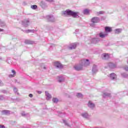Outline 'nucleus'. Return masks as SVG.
Wrapping results in <instances>:
<instances>
[{"label":"nucleus","instance_id":"nucleus-3","mask_svg":"<svg viewBox=\"0 0 128 128\" xmlns=\"http://www.w3.org/2000/svg\"><path fill=\"white\" fill-rule=\"evenodd\" d=\"M74 68L76 70H82V64L80 62V64H76L74 66Z\"/></svg>","mask_w":128,"mask_h":128},{"label":"nucleus","instance_id":"nucleus-43","mask_svg":"<svg viewBox=\"0 0 128 128\" xmlns=\"http://www.w3.org/2000/svg\"><path fill=\"white\" fill-rule=\"evenodd\" d=\"M29 96L30 98H32V94H30Z\"/></svg>","mask_w":128,"mask_h":128},{"label":"nucleus","instance_id":"nucleus-8","mask_svg":"<svg viewBox=\"0 0 128 128\" xmlns=\"http://www.w3.org/2000/svg\"><path fill=\"white\" fill-rule=\"evenodd\" d=\"M102 58L103 60H108L110 58V54H103L102 55Z\"/></svg>","mask_w":128,"mask_h":128},{"label":"nucleus","instance_id":"nucleus-46","mask_svg":"<svg viewBox=\"0 0 128 128\" xmlns=\"http://www.w3.org/2000/svg\"><path fill=\"white\" fill-rule=\"evenodd\" d=\"M44 68L46 69V67H44Z\"/></svg>","mask_w":128,"mask_h":128},{"label":"nucleus","instance_id":"nucleus-12","mask_svg":"<svg viewBox=\"0 0 128 128\" xmlns=\"http://www.w3.org/2000/svg\"><path fill=\"white\" fill-rule=\"evenodd\" d=\"M64 76H58V80L59 82H64Z\"/></svg>","mask_w":128,"mask_h":128},{"label":"nucleus","instance_id":"nucleus-4","mask_svg":"<svg viewBox=\"0 0 128 128\" xmlns=\"http://www.w3.org/2000/svg\"><path fill=\"white\" fill-rule=\"evenodd\" d=\"M46 18L48 20V22H52L56 20L54 19V16H46Z\"/></svg>","mask_w":128,"mask_h":128},{"label":"nucleus","instance_id":"nucleus-5","mask_svg":"<svg viewBox=\"0 0 128 128\" xmlns=\"http://www.w3.org/2000/svg\"><path fill=\"white\" fill-rule=\"evenodd\" d=\"M91 22L94 24H98V22H100V18L98 17H94L92 18Z\"/></svg>","mask_w":128,"mask_h":128},{"label":"nucleus","instance_id":"nucleus-14","mask_svg":"<svg viewBox=\"0 0 128 128\" xmlns=\"http://www.w3.org/2000/svg\"><path fill=\"white\" fill-rule=\"evenodd\" d=\"M76 43H73L71 44V46L68 47L69 50H74L76 48Z\"/></svg>","mask_w":128,"mask_h":128},{"label":"nucleus","instance_id":"nucleus-22","mask_svg":"<svg viewBox=\"0 0 128 128\" xmlns=\"http://www.w3.org/2000/svg\"><path fill=\"white\" fill-rule=\"evenodd\" d=\"M108 36V33H106V34H102V33H100V38H106V36Z\"/></svg>","mask_w":128,"mask_h":128},{"label":"nucleus","instance_id":"nucleus-13","mask_svg":"<svg viewBox=\"0 0 128 128\" xmlns=\"http://www.w3.org/2000/svg\"><path fill=\"white\" fill-rule=\"evenodd\" d=\"M88 106L90 108H94V104L92 102V101H89L88 103Z\"/></svg>","mask_w":128,"mask_h":128},{"label":"nucleus","instance_id":"nucleus-37","mask_svg":"<svg viewBox=\"0 0 128 128\" xmlns=\"http://www.w3.org/2000/svg\"><path fill=\"white\" fill-rule=\"evenodd\" d=\"M4 98L2 96H0V100H4Z\"/></svg>","mask_w":128,"mask_h":128},{"label":"nucleus","instance_id":"nucleus-32","mask_svg":"<svg viewBox=\"0 0 128 128\" xmlns=\"http://www.w3.org/2000/svg\"><path fill=\"white\" fill-rule=\"evenodd\" d=\"M0 26H6V24H4V22L0 20Z\"/></svg>","mask_w":128,"mask_h":128},{"label":"nucleus","instance_id":"nucleus-29","mask_svg":"<svg viewBox=\"0 0 128 128\" xmlns=\"http://www.w3.org/2000/svg\"><path fill=\"white\" fill-rule=\"evenodd\" d=\"M52 102L54 104H56L58 102V98H53Z\"/></svg>","mask_w":128,"mask_h":128},{"label":"nucleus","instance_id":"nucleus-31","mask_svg":"<svg viewBox=\"0 0 128 128\" xmlns=\"http://www.w3.org/2000/svg\"><path fill=\"white\" fill-rule=\"evenodd\" d=\"M31 8H32V10H36V8H38V6L32 5L31 6Z\"/></svg>","mask_w":128,"mask_h":128},{"label":"nucleus","instance_id":"nucleus-24","mask_svg":"<svg viewBox=\"0 0 128 128\" xmlns=\"http://www.w3.org/2000/svg\"><path fill=\"white\" fill-rule=\"evenodd\" d=\"M24 32H26V34H28V32H34V30H25Z\"/></svg>","mask_w":128,"mask_h":128},{"label":"nucleus","instance_id":"nucleus-1","mask_svg":"<svg viewBox=\"0 0 128 128\" xmlns=\"http://www.w3.org/2000/svg\"><path fill=\"white\" fill-rule=\"evenodd\" d=\"M78 12H74L70 10H66L64 12V14H68V16H71L73 18H78Z\"/></svg>","mask_w":128,"mask_h":128},{"label":"nucleus","instance_id":"nucleus-30","mask_svg":"<svg viewBox=\"0 0 128 128\" xmlns=\"http://www.w3.org/2000/svg\"><path fill=\"white\" fill-rule=\"evenodd\" d=\"M122 76L123 78H128V74L126 73H122Z\"/></svg>","mask_w":128,"mask_h":128},{"label":"nucleus","instance_id":"nucleus-38","mask_svg":"<svg viewBox=\"0 0 128 128\" xmlns=\"http://www.w3.org/2000/svg\"><path fill=\"white\" fill-rule=\"evenodd\" d=\"M46 2H54V0H46Z\"/></svg>","mask_w":128,"mask_h":128},{"label":"nucleus","instance_id":"nucleus-11","mask_svg":"<svg viewBox=\"0 0 128 128\" xmlns=\"http://www.w3.org/2000/svg\"><path fill=\"white\" fill-rule=\"evenodd\" d=\"M110 78L111 80H116V75L114 73H112L110 74Z\"/></svg>","mask_w":128,"mask_h":128},{"label":"nucleus","instance_id":"nucleus-16","mask_svg":"<svg viewBox=\"0 0 128 128\" xmlns=\"http://www.w3.org/2000/svg\"><path fill=\"white\" fill-rule=\"evenodd\" d=\"M45 94H46V100H50V98H52V96L48 92H46Z\"/></svg>","mask_w":128,"mask_h":128},{"label":"nucleus","instance_id":"nucleus-7","mask_svg":"<svg viewBox=\"0 0 128 128\" xmlns=\"http://www.w3.org/2000/svg\"><path fill=\"white\" fill-rule=\"evenodd\" d=\"M28 24H30V20H25L22 22V24L24 26H28Z\"/></svg>","mask_w":128,"mask_h":128},{"label":"nucleus","instance_id":"nucleus-40","mask_svg":"<svg viewBox=\"0 0 128 128\" xmlns=\"http://www.w3.org/2000/svg\"><path fill=\"white\" fill-rule=\"evenodd\" d=\"M0 128H6V127L4 125H0Z\"/></svg>","mask_w":128,"mask_h":128},{"label":"nucleus","instance_id":"nucleus-44","mask_svg":"<svg viewBox=\"0 0 128 128\" xmlns=\"http://www.w3.org/2000/svg\"><path fill=\"white\" fill-rule=\"evenodd\" d=\"M38 94H42L41 91H38Z\"/></svg>","mask_w":128,"mask_h":128},{"label":"nucleus","instance_id":"nucleus-45","mask_svg":"<svg viewBox=\"0 0 128 128\" xmlns=\"http://www.w3.org/2000/svg\"><path fill=\"white\" fill-rule=\"evenodd\" d=\"M0 32H4V30L0 28Z\"/></svg>","mask_w":128,"mask_h":128},{"label":"nucleus","instance_id":"nucleus-10","mask_svg":"<svg viewBox=\"0 0 128 128\" xmlns=\"http://www.w3.org/2000/svg\"><path fill=\"white\" fill-rule=\"evenodd\" d=\"M108 66L110 68H116V64H114L112 62L108 63Z\"/></svg>","mask_w":128,"mask_h":128},{"label":"nucleus","instance_id":"nucleus-9","mask_svg":"<svg viewBox=\"0 0 128 128\" xmlns=\"http://www.w3.org/2000/svg\"><path fill=\"white\" fill-rule=\"evenodd\" d=\"M98 72V68L96 65H94L92 68V74H96Z\"/></svg>","mask_w":128,"mask_h":128},{"label":"nucleus","instance_id":"nucleus-26","mask_svg":"<svg viewBox=\"0 0 128 128\" xmlns=\"http://www.w3.org/2000/svg\"><path fill=\"white\" fill-rule=\"evenodd\" d=\"M98 42V39L96 38H94L92 39V44H97Z\"/></svg>","mask_w":128,"mask_h":128},{"label":"nucleus","instance_id":"nucleus-42","mask_svg":"<svg viewBox=\"0 0 128 128\" xmlns=\"http://www.w3.org/2000/svg\"><path fill=\"white\" fill-rule=\"evenodd\" d=\"M22 116H26V114H24V113H22Z\"/></svg>","mask_w":128,"mask_h":128},{"label":"nucleus","instance_id":"nucleus-6","mask_svg":"<svg viewBox=\"0 0 128 128\" xmlns=\"http://www.w3.org/2000/svg\"><path fill=\"white\" fill-rule=\"evenodd\" d=\"M54 64L55 66H56V68H64V66L58 62H54Z\"/></svg>","mask_w":128,"mask_h":128},{"label":"nucleus","instance_id":"nucleus-39","mask_svg":"<svg viewBox=\"0 0 128 128\" xmlns=\"http://www.w3.org/2000/svg\"><path fill=\"white\" fill-rule=\"evenodd\" d=\"M124 70H126V72H128V66L125 67Z\"/></svg>","mask_w":128,"mask_h":128},{"label":"nucleus","instance_id":"nucleus-19","mask_svg":"<svg viewBox=\"0 0 128 128\" xmlns=\"http://www.w3.org/2000/svg\"><path fill=\"white\" fill-rule=\"evenodd\" d=\"M106 32H112V28L110 27H105Z\"/></svg>","mask_w":128,"mask_h":128},{"label":"nucleus","instance_id":"nucleus-20","mask_svg":"<svg viewBox=\"0 0 128 128\" xmlns=\"http://www.w3.org/2000/svg\"><path fill=\"white\" fill-rule=\"evenodd\" d=\"M12 74H10L8 76L10 78H14V76H16V74L15 70H12Z\"/></svg>","mask_w":128,"mask_h":128},{"label":"nucleus","instance_id":"nucleus-17","mask_svg":"<svg viewBox=\"0 0 128 128\" xmlns=\"http://www.w3.org/2000/svg\"><path fill=\"white\" fill-rule=\"evenodd\" d=\"M40 6H42V8H46L48 6H46V4L44 2H41L40 3Z\"/></svg>","mask_w":128,"mask_h":128},{"label":"nucleus","instance_id":"nucleus-41","mask_svg":"<svg viewBox=\"0 0 128 128\" xmlns=\"http://www.w3.org/2000/svg\"><path fill=\"white\" fill-rule=\"evenodd\" d=\"M2 92L3 94H6V90H2Z\"/></svg>","mask_w":128,"mask_h":128},{"label":"nucleus","instance_id":"nucleus-15","mask_svg":"<svg viewBox=\"0 0 128 128\" xmlns=\"http://www.w3.org/2000/svg\"><path fill=\"white\" fill-rule=\"evenodd\" d=\"M2 114H6V116H8L10 114V111L8 110H4L2 111Z\"/></svg>","mask_w":128,"mask_h":128},{"label":"nucleus","instance_id":"nucleus-27","mask_svg":"<svg viewBox=\"0 0 128 128\" xmlns=\"http://www.w3.org/2000/svg\"><path fill=\"white\" fill-rule=\"evenodd\" d=\"M108 96H110V94H108V93H104L103 94V97L104 98H106Z\"/></svg>","mask_w":128,"mask_h":128},{"label":"nucleus","instance_id":"nucleus-36","mask_svg":"<svg viewBox=\"0 0 128 128\" xmlns=\"http://www.w3.org/2000/svg\"><path fill=\"white\" fill-rule=\"evenodd\" d=\"M4 86V83L0 80V86Z\"/></svg>","mask_w":128,"mask_h":128},{"label":"nucleus","instance_id":"nucleus-33","mask_svg":"<svg viewBox=\"0 0 128 128\" xmlns=\"http://www.w3.org/2000/svg\"><path fill=\"white\" fill-rule=\"evenodd\" d=\"M98 14H104V11H100L98 12Z\"/></svg>","mask_w":128,"mask_h":128},{"label":"nucleus","instance_id":"nucleus-2","mask_svg":"<svg viewBox=\"0 0 128 128\" xmlns=\"http://www.w3.org/2000/svg\"><path fill=\"white\" fill-rule=\"evenodd\" d=\"M80 64H82V66H90V60L83 59L80 60Z\"/></svg>","mask_w":128,"mask_h":128},{"label":"nucleus","instance_id":"nucleus-28","mask_svg":"<svg viewBox=\"0 0 128 128\" xmlns=\"http://www.w3.org/2000/svg\"><path fill=\"white\" fill-rule=\"evenodd\" d=\"M76 96H77V98H82L83 96L80 93H77Z\"/></svg>","mask_w":128,"mask_h":128},{"label":"nucleus","instance_id":"nucleus-23","mask_svg":"<svg viewBox=\"0 0 128 128\" xmlns=\"http://www.w3.org/2000/svg\"><path fill=\"white\" fill-rule=\"evenodd\" d=\"M83 14H90V10L88 9L84 10L83 11Z\"/></svg>","mask_w":128,"mask_h":128},{"label":"nucleus","instance_id":"nucleus-34","mask_svg":"<svg viewBox=\"0 0 128 128\" xmlns=\"http://www.w3.org/2000/svg\"><path fill=\"white\" fill-rule=\"evenodd\" d=\"M63 122L66 126H68V122H66V120H63Z\"/></svg>","mask_w":128,"mask_h":128},{"label":"nucleus","instance_id":"nucleus-35","mask_svg":"<svg viewBox=\"0 0 128 128\" xmlns=\"http://www.w3.org/2000/svg\"><path fill=\"white\" fill-rule=\"evenodd\" d=\"M14 92H18V88H14Z\"/></svg>","mask_w":128,"mask_h":128},{"label":"nucleus","instance_id":"nucleus-21","mask_svg":"<svg viewBox=\"0 0 128 128\" xmlns=\"http://www.w3.org/2000/svg\"><path fill=\"white\" fill-rule=\"evenodd\" d=\"M122 29L118 28V29L115 30L114 32H115V34H120V32H122Z\"/></svg>","mask_w":128,"mask_h":128},{"label":"nucleus","instance_id":"nucleus-18","mask_svg":"<svg viewBox=\"0 0 128 128\" xmlns=\"http://www.w3.org/2000/svg\"><path fill=\"white\" fill-rule=\"evenodd\" d=\"M81 116L83 117L84 118H90V116L88 113L85 112V113H82Z\"/></svg>","mask_w":128,"mask_h":128},{"label":"nucleus","instance_id":"nucleus-25","mask_svg":"<svg viewBox=\"0 0 128 128\" xmlns=\"http://www.w3.org/2000/svg\"><path fill=\"white\" fill-rule=\"evenodd\" d=\"M24 42L28 44H34V42L30 41V40H25Z\"/></svg>","mask_w":128,"mask_h":128}]
</instances>
